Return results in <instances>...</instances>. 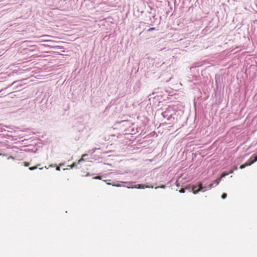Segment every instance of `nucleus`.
<instances>
[{"instance_id": "nucleus-14", "label": "nucleus", "mask_w": 257, "mask_h": 257, "mask_svg": "<svg viewBox=\"0 0 257 257\" xmlns=\"http://www.w3.org/2000/svg\"><path fill=\"white\" fill-rule=\"evenodd\" d=\"M155 29V28H150L148 30V31L150 32V31H153V30H154Z\"/></svg>"}, {"instance_id": "nucleus-10", "label": "nucleus", "mask_w": 257, "mask_h": 257, "mask_svg": "<svg viewBox=\"0 0 257 257\" xmlns=\"http://www.w3.org/2000/svg\"><path fill=\"white\" fill-rule=\"evenodd\" d=\"M226 197H227V194H226V193H223L222 194V195H221V198H222V199H225V198H226Z\"/></svg>"}, {"instance_id": "nucleus-6", "label": "nucleus", "mask_w": 257, "mask_h": 257, "mask_svg": "<svg viewBox=\"0 0 257 257\" xmlns=\"http://www.w3.org/2000/svg\"><path fill=\"white\" fill-rule=\"evenodd\" d=\"M228 174H229V173H228L223 172L221 174V176H220V177L219 178H221V179L222 178H224V177H225L226 176L228 175Z\"/></svg>"}, {"instance_id": "nucleus-1", "label": "nucleus", "mask_w": 257, "mask_h": 257, "mask_svg": "<svg viewBox=\"0 0 257 257\" xmlns=\"http://www.w3.org/2000/svg\"><path fill=\"white\" fill-rule=\"evenodd\" d=\"M213 187V183L210 184L208 186H203L202 184L200 183L198 186L195 185L192 187V190L194 194H197L200 191L205 192L210 189Z\"/></svg>"}, {"instance_id": "nucleus-8", "label": "nucleus", "mask_w": 257, "mask_h": 257, "mask_svg": "<svg viewBox=\"0 0 257 257\" xmlns=\"http://www.w3.org/2000/svg\"><path fill=\"white\" fill-rule=\"evenodd\" d=\"M40 165H38V166H39ZM37 167H38V165L37 166H33V167H30L29 168V170H34L35 169H36L37 168Z\"/></svg>"}, {"instance_id": "nucleus-3", "label": "nucleus", "mask_w": 257, "mask_h": 257, "mask_svg": "<svg viewBox=\"0 0 257 257\" xmlns=\"http://www.w3.org/2000/svg\"><path fill=\"white\" fill-rule=\"evenodd\" d=\"M128 188H138V189H145L147 188H153V186H148L143 184H138L137 185H132L131 186H127Z\"/></svg>"}, {"instance_id": "nucleus-13", "label": "nucleus", "mask_w": 257, "mask_h": 257, "mask_svg": "<svg viewBox=\"0 0 257 257\" xmlns=\"http://www.w3.org/2000/svg\"><path fill=\"white\" fill-rule=\"evenodd\" d=\"M76 165V163H73L71 166H70V168H73V167H74Z\"/></svg>"}, {"instance_id": "nucleus-11", "label": "nucleus", "mask_w": 257, "mask_h": 257, "mask_svg": "<svg viewBox=\"0 0 257 257\" xmlns=\"http://www.w3.org/2000/svg\"><path fill=\"white\" fill-rule=\"evenodd\" d=\"M93 179H100V180L101 179V177L99 176H96V177H93Z\"/></svg>"}, {"instance_id": "nucleus-4", "label": "nucleus", "mask_w": 257, "mask_h": 257, "mask_svg": "<svg viewBox=\"0 0 257 257\" xmlns=\"http://www.w3.org/2000/svg\"><path fill=\"white\" fill-rule=\"evenodd\" d=\"M193 186H188V187H186L185 188H182V189H181L179 190V192H180L181 193H184L185 192V189L190 190V191H193V190H192V187Z\"/></svg>"}, {"instance_id": "nucleus-23", "label": "nucleus", "mask_w": 257, "mask_h": 257, "mask_svg": "<svg viewBox=\"0 0 257 257\" xmlns=\"http://www.w3.org/2000/svg\"><path fill=\"white\" fill-rule=\"evenodd\" d=\"M10 158H12V159H14V157H13L12 156H11V157H10ZM8 159H9V158Z\"/></svg>"}, {"instance_id": "nucleus-7", "label": "nucleus", "mask_w": 257, "mask_h": 257, "mask_svg": "<svg viewBox=\"0 0 257 257\" xmlns=\"http://www.w3.org/2000/svg\"><path fill=\"white\" fill-rule=\"evenodd\" d=\"M166 186L165 185H162L161 186H157L156 187H155V189H158V188H162V189H165L166 188Z\"/></svg>"}, {"instance_id": "nucleus-21", "label": "nucleus", "mask_w": 257, "mask_h": 257, "mask_svg": "<svg viewBox=\"0 0 257 257\" xmlns=\"http://www.w3.org/2000/svg\"><path fill=\"white\" fill-rule=\"evenodd\" d=\"M254 158L255 159V160H256V161H257V156H254Z\"/></svg>"}, {"instance_id": "nucleus-22", "label": "nucleus", "mask_w": 257, "mask_h": 257, "mask_svg": "<svg viewBox=\"0 0 257 257\" xmlns=\"http://www.w3.org/2000/svg\"><path fill=\"white\" fill-rule=\"evenodd\" d=\"M254 158L255 159V160H256V161H257V156H254Z\"/></svg>"}, {"instance_id": "nucleus-24", "label": "nucleus", "mask_w": 257, "mask_h": 257, "mask_svg": "<svg viewBox=\"0 0 257 257\" xmlns=\"http://www.w3.org/2000/svg\"><path fill=\"white\" fill-rule=\"evenodd\" d=\"M165 112H163V116H164V117H165Z\"/></svg>"}, {"instance_id": "nucleus-25", "label": "nucleus", "mask_w": 257, "mask_h": 257, "mask_svg": "<svg viewBox=\"0 0 257 257\" xmlns=\"http://www.w3.org/2000/svg\"><path fill=\"white\" fill-rule=\"evenodd\" d=\"M176 185H177V186H178H178H179V185L178 184H177V182H176Z\"/></svg>"}, {"instance_id": "nucleus-15", "label": "nucleus", "mask_w": 257, "mask_h": 257, "mask_svg": "<svg viewBox=\"0 0 257 257\" xmlns=\"http://www.w3.org/2000/svg\"><path fill=\"white\" fill-rule=\"evenodd\" d=\"M123 183H125V184H132L133 182H122Z\"/></svg>"}, {"instance_id": "nucleus-5", "label": "nucleus", "mask_w": 257, "mask_h": 257, "mask_svg": "<svg viewBox=\"0 0 257 257\" xmlns=\"http://www.w3.org/2000/svg\"><path fill=\"white\" fill-rule=\"evenodd\" d=\"M221 180V178H218L216 180H215L214 182H213V185L215 184V186H217V185L219 184L220 181Z\"/></svg>"}, {"instance_id": "nucleus-2", "label": "nucleus", "mask_w": 257, "mask_h": 257, "mask_svg": "<svg viewBox=\"0 0 257 257\" xmlns=\"http://www.w3.org/2000/svg\"><path fill=\"white\" fill-rule=\"evenodd\" d=\"M256 161V160H255V159L254 158V156H252L249 159V160L245 164L241 165L239 167V168L241 169H244L247 166H250L251 164H253Z\"/></svg>"}, {"instance_id": "nucleus-16", "label": "nucleus", "mask_w": 257, "mask_h": 257, "mask_svg": "<svg viewBox=\"0 0 257 257\" xmlns=\"http://www.w3.org/2000/svg\"><path fill=\"white\" fill-rule=\"evenodd\" d=\"M113 185L115 186H116V187H121V186H122V185L119 184H116V185Z\"/></svg>"}, {"instance_id": "nucleus-27", "label": "nucleus", "mask_w": 257, "mask_h": 257, "mask_svg": "<svg viewBox=\"0 0 257 257\" xmlns=\"http://www.w3.org/2000/svg\"><path fill=\"white\" fill-rule=\"evenodd\" d=\"M237 169V167H235L234 170H236Z\"/></svg>"}, {"instance_id": "nucleus-26", "label": "nucleus", "mask_w": 257, "mask_h": 257, "mask_svg": "<svg viewBox=\"0 0 257 257\" xmlns=\"http://www.w3.org/2000/svg\"><path fill=\"white\" fill-rule=\"evenodd\" d=\"M89 173H88L86 174V176H89Z\"/></svg>"}, {"instance_id": "nucleus-19", "label": "nucleus", "mask_w": 257, "mask_h": 257, "mask_svg": "<svg viewBox=\"0 0 257 257\" xmlns=\"http://www.w3.org/2000/svg\"><path fill=\"white\" fill-rule=\"evenodd\" d=\"M233 172V170H231L228 173L231 174V173H232Z\"/></svg>"}, {"instance_id": "nucleus-9", "label": "nucleus", "mask_w": 257, "mask_h": 257, "mask_svg": "<svg viewBox=\"0 0 257 257\" xmlns=\"http://www.w3.org/2000/svg\"><path fill=\"white\" fill-rule=\"evenodd\" d=\"M87 156L86 154H84L82 155V158L81 159H80L78 161V163L77 164H79L80 162L81 161H84V159H83V157Z\"/></svg>"}, {"instance_id": "nucleus-18", "label": "nucleus", "mask_w": 257, "mask_h": 257, "mask_svg": "<svg viewBox=\"0 0 257 257\" xmlns=\"http://www.w3.org/2000/svg\"><path fill=\"white\" fill-rule=\"evenodd\" d=\"M56 170H57V171H60V167H57L56 168Z\"/></svg>"}, {"instance_id": "nucleus-12", "label": "nucleus", "mask_w": 257, "mask_h": 257, "mask_svg": "<svg viewBox=\"0 0 257 257\" xmlns=\"http://www.w3.org/2000/svg\"><path fill=\"white\" fill-rule=\"evenodd\" d=\"M30 165V163H29V162H24V165H25L26 167H28V166H29Z\"/></svg>"}, {"instance_id": "nucleus-17", "label": "nucleus", "mask_w": 257, "mask_h": 257, "mask_svg": "<svg viewBox=\"0 0 257 257\" xmlns=\"http://www.w3.org/2000/svg\"><path fill=\"white\" fill-rule=\"evenodd\" d=\"M97 149V148H94V149H92V153H94L96 151V150Z\"/></svg>"}, {"instance_id": "nucleus-20", "label": "nucleus", "mask_w": 257, "mask_h": 257, "mask_svg": "<svg viewBox=\"0 0 257 257\" xmlns=\"http://www.w3.org/2000/svg\"><path fill=\"white\" fill-rule=\"evenodd\" d=\"M16 83V81H14V82H13L11 84V86H12V85H14Z\"/></svg>"}]
</instances>
